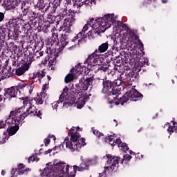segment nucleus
I'll list each match as a JSON object with an SVG mask.
<instances>
[{
    "instance_id": "9",
    "label": "nucleus",
    "mask_w": 177,
    "mask_h": 177,
    "mask_svg": "<svg viewBox=\"0 0 177 177\" xmlns=\"http://www.w3.org/2000/svg\"><path fill=\"white\" fill-rule=\"evenodd\" d=\"M113 45L111 48L107 51L105 54L106 60H111L113 63H118V59H120V52L118 51V47H117V41L113 39Z\"/></svg>"
},
{
    "instance_id": "40",
    "label": "nucleus",
    "mask_w": 177,
    "mask_h": 177,
    "mask_svg": "<svg viewBox=\"0 0 177 177\" xmlns=\"http://www.w3.org/2000/svg\"><path fill=\"white\" fill-rule=\"evenodd\" d=\"M21 2V0H15L14 1V5L11 6V8H16V6H18L20 5Z\"/></svg>"
},
{
    "instance_id": "62",
    "label": "nucleus",
    "mask_w": 177,
    "mask_h": 177,
    "mask_svg": "<svg viewBox=\"0 0 177 177\" xmlns=\"http://www.w3.org/2000/svg\"><path fill=\"white\" fill-rule=\"evenodd\" d=\"M12 66H16V60L12 61Z\"/></svg>"
},
{
    "instance_id": "59",
    "label": "nucleus",
    "mask_w": 177,
    "mask_h": 177,
    "mask_svg": "<svg viewBox=\"0 0 177 177\" xmlns=\"http://www.w3.org/2000/svg\"><path fill=\"white\" fill-rule=\"evenodd\" d=\"M3 98H2V95H0V102H2ZM1 107H2V106L0 104V111H1Z\"/></svg>"
},
{
    "instance_id": "16",
    "label": "nucleus",
    "mask_w": 177,
    "mask_h": 177,
    "mask_svg": "<svg viewBox=\"0 0 177 177\" xmlns=\"http://www.w3.org/2000/svg\"><path fill=\"white\" fill-rule=\"evenodd\" d=\"M73 21H74L73 15H71V19L66 18L64 20L63 26L60 28V30L64 31L65 34H70L71 32V26H73Z\"/></svg>"
},
{
    "instance_id": "4",
    "label": "nucleus",
    "mask_w": 177,
    "mask_h": 177,
    "mask_svg": "<svg viewBox=\"0 0 177 177\" xmlns=\"http://www.w3.org/2000/svg\"><path fill=\"white\" fill-rule=\"evenodd\" d=\"M78 131H82V129L78 127H73L68 133V136L71 138L66 137L64 142V144L65 143L66 145V147L69 149L72 152L75 151H80L83 146H86L85 138H81V134L78 133Z\"/></svg>"
},
{
    "instance_id": "58",
    "label": "nucleus",
    "mask_w": 177,
    "mask_h": 177,
    "mask_svg": "<svg viewBox=\"0 0 177 177\" xmlns=\"http://www.w3.org/2000/svg\"><path fill=\"white\" fill-rule=\"evenodd\" d=\"M118 82V88H120V85H121V81L120 80H115Z\"/></svg>"
},
{
    "instance_id": "37",
    "label": "nucleus",
    "mask_w": 177,
    "mask_h": 177,
    "mask_svg": "<svg viewBox=\"0 0 177 177\" xmlns=\"http://www.w3.org/2000/svg\"><path fill=\"white\" fill-rule=\"evenodd\" d=\"M1 6H9V0H0Z\"/></svg>"
},
{
    "instance_id": "27",
    "label": "nucleus",
    "mask_w": 177,
    "mask_h": 177,
    "mask_svg": "<svg viewBox=\"0 0 177 177\" xmlns=\"http://www.w3.org/2000/svg\"><path fill=\"white\" fill-rule=\"evenodd\" d=\"M40 30L43 31V32H45V34L49 32V30H50V24H42L40 26Z\"/></svg>"
},
{
    "instance_id": "17",
    "label": "nucleus",
    "mask_w": 177,
    "mask_h": 177,
    "mask_svg": "<svg viewBox=\"0 0 177 177\" xmlns=\"http://www.w3.org/2000/svg\"><path fill=\"white\" fill-rule=\"evenodd\" d=\"M4 96L6 99H13L15 97H17V89L16 86H12L10 88H7L4 89Z\"/></svg>"
},
{
    "instance_id": "1",
    "label": "nucleus",
    "mask_w": 177,
    "mask_h": 177,
    "mask_svg": "<svg viewBox=\"0 0 177 177\" xmlns=\"http://www.w3.org/2000/svg\"><path fill=\"white\" fill-rule=\"evenodd\" d=\"M71 73H74L78 75H82L79 80V83L75 85V87L71 88L68 100H65L63 102L64 107H70V106H76L77 109H81L85 106V102L89 99V95L84 94V92L88 91V88L93 84L95 77H89V68L79 63L74 68L71 69Z\"/></svg>"
},
{
    "instance_id": "11",
    "label": "nucleus",
    "mask_w": 177,
    "mask_h": 177,
    "mask_svg": "<svg viewBox=\"0 0 177 177\" xmlns=\"http://www.w3.org/2000/svg\"><path fill=\"white\" fill-rule=\"evenodd\" d=\"M26 55H27L28 59H29L30 62L28 63L26 62L21 65V67H19L18 68L16 69L15 74L18 77L23 75V74H24L26 71H28V70H30V67L31 66V62H32V59H34V54L30 52V50H28L26 52V54H25V56Z\"/></svg>"
},
{
    "instance_id": "6",
    "label": "nucleus",
    "mask_w": 177,
    "mask_h": 177,
    "mask_svg": "<svg viewBox=\"0 0 177 177\" xmlns=\"http://www.w3.org/2000/svg\"><path fill=\"white\" fill-rule=\"evenodd\" d=\"M48 99V94L45 92H41L40 94H37L36 98H33L31 100V102L28 100V97H26L25 98H22L24 107L28 106V108L26 109V111H24V109L23 107H20L19 109H23V113H27L28 110L30 109H34L35 114L31 115H28V117H38L40 120H42V112L41 111H38L37 107L32 105V102H35L36 104H43L44 102L46 101Z\"/></svg>"
},
{
    "instance_id": "63",
    "label": "nucleus",
    "mask_w": 177,
    "mask_h": 177,
    "mask_svg": "<svg viewBox=\"0 0 177 177\" xmlns=\"http://www.w3.org/2000/svg\"><path fill=\"white\" fill-rule=\"evenodd\" d=\"M47 78H48V81H50V80H51L50 76L48 75V76H47Z\"/></svg>"
},
{
    "instance_id": "43",
    "label": "nucleus",
    "mask_w": 177,
    "mask_h": 177,
    "mask_svg": "<svg viewBox=\"0 0 177 177\" xmlns=\"http://www.w3.org/2000/svg\"><path fill=\"white\" fill-rule=\"evenodd\" d=\"M83 5H84V1L82 2V3H80L79 4L78 3H75L73 5V7L77 8V9H78V8H81L82 6H83Z\"/></svg>"
},
{
    "instance_id": "60",
    "label": "nucleus",
    "mask_w": 177,
    "mask_h": 177,
    "mask_svg": "<svg viewBox=\"0 0 177 177\" xmlns=\"http://www.w3.org/2000/svg\"><path fill=\"white\" fill-rule=\"evenodd\" d=\"M129 153L133 154V156H135V152L132 151V150L129 151Z\"/></svg>"
},
{
    "instance_id": "7",
    "label": "nucleus",
    "mask_w": 177,
    "mask_h": 177,
    "mask_svg": "<svg viewBox=\"0 0 177 177\" xmlns=\"http://www.w3.org/2000/svg\"><path fill=\"white\" fill-rule=\"evenodd\" d=\"M108 158L107 164L109 165L108 167H104V172H109V171H117L118 169V165L124 164V161H130L132 158V156L130 155H124L123 158H121L118 156H112L111 155H106Z\"/></svg>"
},
{
    "instance_id": "5",
    "label": "nucleus",
    "mask_w": 177,
    "mask_h": 177,
    "mask_svg": "<svg viewBox=\"0 0 177 177\" xmlns=\"http://www.w3.org/2000/svg\"><path fill=\"white\" fill-rule=\"evenodd\" d=\"M71 167L65 162H59L53 166V169L45 167L41 171L43 177H70L71 176Z\"/></svg>"
},
{
    "instance_id": "13",
    "label": "nucleus",
    "mask_w": 177,
    "mask_h": 177,
    "mask_svg": "<svg viewBox=\"0 0 177 177\" xmlns=\"http://www.w3.org/2000/svg\"><path fill=\"white\" fill-rule=\"evenodd\" d=\"M99 55L95 50L88 58L84 61V64L88 66H99L102 63V60L99 58Z\"/></svg>"
},
{
    "instance_id": "32",
    "label": "nucleus",
    "mask_w": 177,
    "mask_h": 177,
    "mask_svg": "<svg viewBox=\"0 0 177 177\" xmlns=\"http://www.w3.org/2000/svg\"><path fill=\"white\" fill-rule=\"evenodd\" d=\"M115 141V140L114 139V138H113V136L111 135L104 138V142L106 143H109V145H113V143H114Z\"/></svg>"
},
{
    "instance_id": "18",
    "label": "nucleus",
    "mask_w": 177,
    "mask_h": 177,
    "mask_svg": "<svg viewBox=\"0 0 177 177\" xmlns=\"http://www.w3.org/2000/svg\"><path fill=\"white\" fill-rule=\"evenodd\" d=\"M49 5L44 9L43 12H50L51 15L56 13V10L59 6H60V0L55 1L53 3H50V1L48 2Z\"/></svg>"
},
{
    "instance_id": "46",
    "label": "nucleus",
    "mask_w": 177,
    "mask_h": 177,
    "mask_svg": "<svg viewBox=\"0 0 177 177\" xmlns=\"http://www.w3.org/2000/svg\"><path fill=\"white\" fill-rule=\"evenodd\" d=\"M44 142L45 146H48L50 143V140L49 138H45Z\"/></svg>"
},
{
    "instance_id": "47",
    "label": "nucleus",
    "mask_w": 177,
    "mask_h": 177,
    "mask_svg": "<svg viewBox=\"0 0 177 177\" xmlns=\"http://www.w3.org/2000/svg\"><path fill=\"white\" fill-rule=\"evenodd\" d=\"M3 19H5V13L0 12V23L3 21Z\"/></svg>"
},
{
    "instance_id": "26",
    "label": "nucleus",
    "mask_w": 177,
    "mask_h": 177,
    "mask_svg": "<svg viewBox=\"0 0 177 177\" xmlns=\"http://www.w3.org/2000/svg\"><path fill=\"white\" fill-rule=\"evenodd\" d=\"M71 73L68 74L65 77V82L66 84H68L69 82H71V81H74L75 78H77V75L74 73V72H71Z\"/></svg>"
},
{
    "instance_id": "15",
    "label": "nucleus",
    "mask_w": 177,
    "mask_h": 177,
    "mask_svg": "<svg viewBox=\"0 0 177 177\" xmlns=\"http://www.w3.org/2000/svg\"><path fill=\"white\" fill-rule=\"evenodd\" d=\"M120 92H121V88H119L118 86H115L111 91L109 93V95H117L115 97H113V100H111L109 102L111 104H116V106H118L121 102H120Z\"/></svg>"
},
{
    "instance_id": "35",
    "label": "nucleus",
    "mask_w": 177,
    "mask_h": 177,
    "mask_svg": "<svg viewBox=\"0 0 177 177\" xmlns=\"http://www.w3.org/2000/svg\"><path fill=\"white\" fill-rule=\"evenodd\" d=\"M28 16L30 21H34L37 19V14L32 11H30Z\"/></svg>"
},
{
    "instance_id": "48",
    "label": "nucleus",
    "mask_w": 177,
    "mask_h": 177,
    "mask_svg": "<svg viewBox=\"0 0 177 177\" xmlns=\"http://www.w3.org/2000/svg\"><path fill=\"white\" fill-rule=\"evenodd\" d=\"M99 69H100L101 71L106 72V71H108L109 67L100 66V67L99 68Z\"/></svg>"
},
{
    "instance_id": "38",
    "label": "nucleus",
    "mask_w": 177,
    "mask_h": 177,
    "mask_svg": "<svg viewBox=\"0 0 177 177\" xmlns=\"http://www.w3.org/2000/svg\"><path fill=\"white\" fill-rule=\"evenodd\" d=\"M120 147L123 149L124 151H128V150H129V147H128V145L124 142L123 144L121 145Z\"/></svg>"
},
{
    "instance_id": "34",
    "label": "nucleus",
    "mask_w": 177,
    "mask_h": 177,
    "mask_svg": "<svg viewBox=\"0 0 177 177\" xmlns=\"http://www.w3.org/2000/svg\"><path fill=\"white\" fill-rule=\"evenodd\" d=\"M3 73H5L4 74L6 77H7V78H10V77H13V71H12V68L3 71Z\"/></svg>"
},
{
    "instance_id": "22",
    "label": "nucleus",
    "mask_w": 177,
    "mask_h": 177,
    "mask_svg": "<svg viewBox=\"0 0 177 177\" xmlns=\"http://www.w3.org/2000/svg\"><path fill=\"white\" fill-rule=\"evenodd\" d=\"M50 0H37V5L35 6V8L38 10H41V12H44L45 8L48 6Z\"/></svg>"
},
{
    "instance_id": "42",
    "label": "nucleus",
    "mask_w": 177,
    "mask_h": 177,
    "mask_svg": "<svg viewBox=\"0 0 177 177\" xmlns=\"http://www.w3.org/2000/svg\"><path fill=\"white\" fill-rule=\"evenodd\" d=\"M34 161H37V159L35 158V156H30L28 158L29 162H34Z\"/></svg>"
},
{
    "instance_id": "51",
    "label": "nucleus",
    "mask_w": 177,
    "mask_h": 177,
    "mask_svg": "<svg viewBox=\"0 0 177 177\" xmlns=\"http://www.w3.org/2000/svg\"><path fill=\"white\" fill-rule=\"evenodd\" d=\"M93 133L94 135H96V136H97V135H99V131L98 130L94 129V130H93Z\"/></svg>"
},
{
    "instance_id": "20",
    "label": "nucleus",
    "mask_w": 177,
    "mask_h": 177,
    "mask_svg": "<svg viewBox=\"0 0 177 177\" xmlns=\"http://www.w3.org/2000/svg\"><path fill=\"white\" fill-rule=\"evenodd\" d=\"M56 45L59 46L61 49H64L67 45H68V35L67 34H62L60 37V40L58 42H56Z\"/></svg>"
},
{
    "instance_id": "23",
    "label": "nucleus",
    "mask_w": 177,
    "mask_h": 177,
    "mask_svg": "<svg viewBox=\"0 0 177 177\" xmlns=\"http://www.w3.org/2000/svg\"><path fill=\"white\" fill-rule=\"evenodd\" d=\"M10 29L8 27L6 24L1 27L0 34L3 38H10Z\"/></svg>"
},
{
    "instance_id": "50",
    "label": "nucleus",
    "mask_w": 177,
    "mask_h": 177,
    "mask_svg": "<svg viewBox=\"0 0 177 177\" xmlns=\"http://www.w3.org/2000/svg\"><path fill=\"white\" fill-rule=\"evenodd\" d=\"M68 92V88L67 87H65L64 89H63V93H62V95L65 94V93H67Z\"/></svg>"
},
{
    "instance_id": "36",
    "label": "nucleus",
    "mask_w": 177,
    "mask_h": 177,
    "mask_svg": "<svg viewBox=\"0 0 177 177\" xmlns=\"http://www.w3.org/2000/svg\"><path fill=\"white\" fill-rule=\"evenodd\" d=\"M123 144L122 141H121V139L117 138L115 142L111 144V146H118V147H120V146Z\"/></svg>"
},
{
    "instance_id": "24",
    "label": "nucleus",
    "mask_w": 177,
    "mask_h": 177,
    "mask_svg": "<svg viewBox=\"0 0 177 177\" xmlns=\"http://www.w3.org/2000/svg\"><path fill=\"white\" fill-rule=\"evenodd\" d=\"M107 49H109V43L106 41L99 46L98 50H95V53H97L100 56V54L104 53Z\"/></svg>"
},
{
    "instance_id": "14",
    "label": "nucleus",
    "mask_w": 177,
    "mask_h": 177,
    "mask_svg": "<svg viewBox=\"0 0 177 177\" xmlns=\"http://www.w3.org/2000/svg\"><path fill=\"white\" fill-rule=\"evenodd\" d=\"M102 84L103 85L102 92L105 95H109V92L113 89L115 86H118V82L113 81L111 82L110 80H101Z\"/></svg>"
},
{
    "instance_id": "49",
    "label": "nucleus",
    "mask_w": 177,
    "mask_h": 177,
    "mask_svg": "<svg viewBox=\"0 0 177 177\" xmlns=\"http://www.w3.org/2000/svg\"><path fill=\"white\" fill-rule=\"evenodd\" d=\"M39 56L36 57L37 59L41 57V56H44V51L37 52Z\"/></svg>"
},
{
    "instance_id": "53",
    "label": "nucleus",
    "mask_w": 177,
    "mask_h": 177,
    "mask_svg": "<svg viewBox=\"0 0 177 177\" xmlns=\"http://www.w3.org/2000/svg\"><path fill=\"white\" fill-rule=\"evenodd\" d=\"M90 0H84L83 3L84 5H89Z\"/></svg>"
},
{
    "instance_id": "21",
    "label": "nucleus",
    "mask_w": 177,
    "mask_h": 177,
    "mask_svg": "<svg viewBox=\"0 0 177 177\" xmlns=\"http://www.w3.org/2000/svg\"><path fill=\"white\" fill-rule=\"evenodd\" d=\"M19 21H20V18L12 17L9 19L8 23H6V25L8 26V27L10 29L17 28V27L19 26V24H20Z\"/></svg>"
},
{
    "instance_id": "45",
    "label": "nucleus",
    "mask_w": 177,
    "mask_h": 177,
    "mask_svg": "<svg viewBox=\"0 0 177 177\" xmlns=\"http://www.w3.org/2000/svg\"><path fill=\"white\" fill-rule=\"evenodd\" d=\"M19 37H21L22 38H24V37H26V35H21V32L19 31L17 35H15V37L19 38Z\"/></svg>"
},
{
    "instance_id": "19",
    "label": "nucleus",
    "mask_w": 177,
    "mask_h": 177,
    "mask_svg": "<svg viewBox=\"0 0 177 177\" xmlns=\"http://www.w3.org/2000/svg\"><path fill=\"white\" fill-rule=\"evenodd\" d=\"M21 14L19 15L21 19H24L26 16H28V14L31 12L30 11V6H28V1H23L21 5Z\"/></svg>"
},
{
    "instance_id": "2",
    "label": "nucleus",
    "mask_w": 177,
    "mask_h": 177,
    "mask_svg": "<svg viewBox=\"0 0 177 177\" xmlns=\"http://www.w3.org/2000/svg\"><path fill=\"white\" fill-rule=\"evenodd\" d=\"M112 24H114V14H108L97 19L91 18L87 24L84 25L82 31L75 36L71 41L75 44L78 39V43H80L81 41H84L87 37L92 35V34H97L99 35L100 32H104L107 28H110ZM89 27H92L93 30L86 33Z\"/></svg>"
},
{
    "instance_id": "8",
    "label": "nucleus",
    "mask_w": 177,
    "mask_h": 177,
    "mask_svg": "<svg viewBox=\"0 0 177 177\" xmlns=\"http://www.w3.org/2000/svg\"><path fill=\"white\" fill-rule=\"evenodd\" d=\"M142 97H143V95L142 93H139L136 88H131L124 93L122 97H120V104L124 106V104L127 103L128 100L138 102V100H139V99H142Z\"/></svg>"
},
{
    "instance_id": "33",
    "label": "nucleus",
    "mask_w": 177,
    "mask_h": 177,
    "mask_svg": "<svg viewBox=\"0 0 177 177\" xmlns=\"http://www.w3.org/2000/svg\"><path fill=\"white\" fill-rule=\"evenodd\" d=\"M65 16H67V8H62L59 12V19H64Z\"/></svg>"
},
{
    "instance_id": "61",
    "label": "nucleus",
    "mask_w": 177,
    "mask_h": 177,
    "mask_svg": "<svg viewBox=\"0 0 177 177\" xmlns=\"http://www.w3.org/2000/svg\"><path fill=\"white\" fill-rule=\"evenodd\" d=\"M146 63H147V66H149V61L146 62V60H145L144 64H146Z\"/></svg>"
},
{
    "instance_id": "31",
    "label": "nucleus",
    "mask_w": 177,
    "mask_h": 177,
    "mask_svg": "<svg viewBox=\"0 0 177 177\" xmlns=\"http://www.w3.org/2000/svg\"><path fill=\"white\" fill-rule=\"evenodd\" d=\"M35 75L37 76V78H38L39 82H41L42 77H45V71H37V72H36V73H35Z\"/></svg>"
},
{
    "instance_id": "25",
    "label": "nucleus",
    "mask_w": 177,
    "mask_h": 177,
    "mask_svg": "<svg viewBox=\"0 0 177 177\" xmlns=\"http://www.w3.org/2000/svg\"><path fill=\"white\" fill-rule=\"evenodd\" d=\"M138 75H139V74L135 73L133 71L125 73L126 80H129V81H135V80L138 78Z\"/></svg>"
},
{
    "instance_id": "55",
    "label": "nucleus",
    "mask_w": 177,
    "mask_h": 177,
    "mask_svg": "<svg viewBox=\"0 0 177 177\" xmlns=\"http://www.w3.org/2000/svg\"><path fill=\"white\" fill-rule=\"evenodd\" d=\"M97 136L99 138H100L104 136V135L102 133L99 132Z\"/></svg>"
},
{
    "instance_id": "10",
    "label": "nucleus",
    "mask_w": 177,
    "mask_h": 177,
    "mask_svg": "<svg viewBox=\"0 0 177 177\" xmlns=\"http://www.w3.org/2000/svg\"><path fill=\"white\" fill-rule=\"evenodd\" d=\"M83 161L80 166L74 165L71 167V176L69 177H75V174H77V171H85V169H89V165L92 164L93 160L88 158L86 160H82Z\"/></svg>"
},
{
    "instance_id": "30",
    "label": "nucleus",
    "mask_w": 177,
    "mask_h": 177,
    "mask_svg": "<svg viewBox=\"0 0 177 177\" xmlns=\"http://www.w3.org/2000/svg\"><path fill=\"white\" fill-rule=\"evenodd\" d=\"M122 59H123L124 63L128 64L132 60V56H131V54L124 53Z\"/></svg>"
},
{
    "instance_id": "29",
    "label": "nucleus",
    "mask_w": 177,
    "mask_h": 177,
    "mask_svg": "<svg viewBox=\"0 0 177 177\" xmlns=\"http://www.w3.org/2000/svg\"><path fill=\"white\" fill-rule=\"evenodd\" d=\"M58 37H59V35L57 34V32H52V39L50 41L51 45H53V44L56 45V42H58L59 41Z\"/></svg>"
},
{
    "instance_id": "57",
    "label": "nucleus",
    "mask_w": 177,
    "mask_h": 177,
    "mask_svg": "<svg viewBox=\"0 0 177 177\" xmlns=\"http://www.w3.org/2000/svg\"><path fill=\"white\" fill-rule=\"evenodd\" d=\"M46 90V84H44L43 87H42V91L43 92H44V91Z\"/></svg>"
},
{
    "instance_id": "52",
    "label": "nucleus",
    "mask_w": 177,
    "mask_h": 177,
    "mask_svg": "<svg viewBox=\"0 0 177 177\" xmlns=\"http://www.w3.org/2000/svg\"><path fill=\"white\" fill-rule=\"evenodd\" d=\"M35 74H37V72H35L32 73V77H31L32 80H35V78L38 77V76L36 75Z\"/></svg>"
},
{
    "instance_id": "54",
    "label": "nucleus",
    "mask_w": 177,
    "mask_h": 177,
    "mask_svg": "<svg viewBox=\"0 0 177 177\" xmlns=\"http://www.w3.org/2000/svg\"><path fill=\"white\" fill-rule=\"evenodd\" d=\"M50 153H52V149H48L44 152V154H49Z\"/></svg>"
},
{
    "instance_id": "12",
    "label": "nucleus",
    "mask_w": 177,
    "mask_h": 177,
    "mask_svg": "<svg viewBox=\"0 0 177 177\" xmlns=\"http://www.w3.org/2000/svg\"><path fill=\"white\" fill-rule=\"evenodd\" d=\"M35 86V84L34 83H30L28 84L27 82H20L19 83L17 84V86H15V88L17 91L19 92V95L21 94V92H28L30 95L32 93V91H34V88Z\"/></svg>"
},
{
    "instance_id": "56",
    "label": "nucleus",
    "mask_w": 177,
    "mask_h": 177,
    "mask_svg": "<svg viewBox=\"0 0 177 177\" xmlns=\"http://www.w3.org/2000/svg\"><path fill=\"white\" fill-rule=\"evenodd\" d=\"M5 78H6V76H3V75H0V81H2L3 80H5Z\"/></svg>"
},
{
    "instance_id": "64",
    "label": "nucleus",
    "mask_w": 177,
    "mask_h": 177,
    "mask_svg": "<svg viewBox=\"0 0 177 177\" xmlns=\"http://www.w3.org/2000/svg\"><path fill=\"white\" fill-rule=\"evenodd\" d=\"M1 175H5V171H1Z\"/></svg>"
},
{
    "instance_id": "44",
    "label": "nucleus",
    "mask_w": 177,
    "mask_h": 177,
    "mask_svg": "<svg viewBox=\"0 0 177 177\" xmlns=\"http://www.w3.org/2000/svg\"><path fill=\"white\" fill-rule=\"evenodd\" d=\"M138 45L141 51L145 50V48L143 47V43L140 40H138Z\"/></svg>"
},
{
    "instance_id": "28",
    "label": "nucleus",
    "mask_w": 177,
    "mask_h": 177,
    "mask_svg": "<svg viewBox=\"0 0 177 177\" xmlns=\"http://www.w3.org/2000/svg\"><path fill=\"white\" fill-rule=\"evenodd\" d=\"M167 131L170 133V135L171 133H174V132H177V122H174L173 126L169 125Z\"/></svg>"
},
{
    "instance_id": "41",
    "label": "nucleus",
    "mask_w": 177,
    "mask_h": 177,
    "mask_svg": "<svg viewBox=\"0 0 177 177\" xmlns=\"http://www.w3.org/2000/svg\"><path fill=\"white\" fill-rule=\"evenodd\" d=\"M64 96H65V95L64 94H61L60 95H59V100L58 101H57V102H58V103H63V102H64Z\"/></svg>"
},
{
    "instance_id": "39",
    "label": "nucleus",
    "mask_w": 177,
    "mask_h": 177,
    "mask_svg": "<svg viewBox=\"0 0 177 177\" xmlns=\"http://www.w3.org/2000/svg\"><path fill=\"white\" fill-rule=\"evenodd\" d=\"M59 104H60V103L59 102H54L52 104V107L54 110H57V107H59Z\"/></svg>"
},
{
    "instance_id": "3",
    "label": "nucleus",
    "mask_w": 177,
    "mask_h": 177,
    "mask_svg": "<svg viewBox=\"0 0 177 177\" xmlns=\"http://www.w3.org/2000/svg\"><path fill=\"white\" fill-rule=\"evenodd\" d=\"M34 109L35 108H30L26 113L23 112V108H18L15 111H11L6 121L0 122V129L8 125L7 129L8 136L16 135L17 131L20 129L19 125L24 121L26 117H28V115L32 116L35 114Z\"/></svg>"
}]
</instances>
